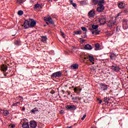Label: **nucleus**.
Masks as SVG:
<instances>
[{"label": "nucleus", "mask_w": 128, "mask_h": 128, "mask_svg": "<svg viewBox=\"0 0 128 128\" xmlns=\"http://www.w3.org/2000/svg\"><path fill=\"white\" fill-rule=\"evenodd\" d=\"M104 0H100V2L96 8V12H102L104 10Z\"/></svg>", "instance_id": "obj_1"}, {"label": "nucleus", "mask_w": 128, "mask_h": 128, "mask_svg": "<svg viewBox=\"0 0 128 128\" xmlns=\"http://www.w3.org/2000/svg\"><path fill=\"white\" fill-rule=\"evenodd\" d=\"M110 70H112V72H118L120 70V66H118V65L114 64L110 66Z\"/></svg>", "instance_id": "obj_2"}, {"label": "nucleus", "mask_w": 128, "mask_h": 128, "mask_svg": "<svg viewBox=\"0 0 128 128\" xmlns=\"http://www.w3.org/2000/svg\"><path fill=\"white\" fill-rule=\"evenodd\" d=\"M62 74L60 72V71H58L53 73L51 75V78H60V76H62Z\"/></svg>", "instance_id": "obj_3"}, {"label": "nucleus", "mask_w": 128, "mask_h": 128, "mask_svg": "<svg viewBox=\"0 0 128 128\" xmlns=\"http://www.w3.org/2000/svg\"><path fill=\"white\" fill-rule=\"evenodd\" d=\"M106 16H100L99 20V22H100V24L103 25L106 24Z\"/></svg>", "instance_id": "obj_4"}, {"label": "nucleus", "mask_w": 128, "mask_h": 128, "mask_svg": "<svg viewBox=\"0 0 128 128\" xmlns=\"http://www.w3.org/2000/svg\"><path fill=\"white\" fill-rule=\"evenodd\" d=\"M29 20L30 28H34L36 24V22L34 19H30Z\"/></svg>", "instance_id": "obj_5"}, {"label": "nucleus", "mask_w": 128, "mask_h": 128, "mask_svg": "<svg viewBox=\"0 0 128 128\" xmlns=\"http://www.w3.org/2000/svg\"><path fill=\"white\" fill-rule=\"evenodd\" d=\"M88 16L89 18H94V16H96V11L94 10H90L88 13Z\"/></svg>", "instance_id": "obj_6"}, {"label": "nucleus", "mask_w": 128, "mask_h": 128, "mask_svg": "<svg viewBox=\"0 0 128 128\" xmlns=\"http://www.w3.org/2000/svg\"><path fill=\"white\" fill-rule=\"evenodd\" d=\"M24 28L26 30L30 28V21L26 20L24 23Z\"/></svg>", "instance_id": "obj_7"}, {"label": "nucleus", "mask_w": 128, "mask_h": 128, "mask_svg": "<svg viewBox=\"0 0 128 128\" xmlns=\"http://www.w3.org/2000/svg\"><path fill=\"white\" fill-rule=\"evenodd\" d=\"M116 24V22L112 20H110L108 22L107 26L109 28H112V26H114Z\"/></svg>", "instance_id": "obj_8"}, {"label": "nucleus", "mask_w": 128, "mask_h": 128, "mask_svg": "<svg viewBox=\"0 0 128 128\" xmlns=\"http://www.w3.org/2000/svg\"><path fill=\"white\" fill-rule=\"evenodd\" d=\"M30 126L32 128H36L38 126V124L34 120H31L30 122Z\"/></svg>", "instance_id": "obj_9"}, {"label": "nucleus", "mask_w": 128, "mask_h": 128, "mask_svg": "<svg viewBox=\"0 0 128 128\" xmlns=\"http://www.w3.org/2000/svg\"><path fill=\"white\" fill-rule=\"evenodd\" d=\"M100 88L104 91V90H108V85H106V84L102 83L100 84Z\"/></svg>", "instance_id": "obj_10"}, {"label": "nucleus", "mask_w": 128, "mask_h": 128, "mask_svg": "<svg viewBox=\"0 0 128 128\" xmlns=\"http://www.w3.org/2000/svg\"><path fill=\"white\" fill-rule=\"evenodd\" d=\"M128 20L124 19L123 20V28L124 30H128Z\"/></svg>", "instance_id": "obj_11"}, {"label": "nucleus", "mask_w": 128, "mask_h": 128, "mask_svg": "<svg viewBox=\"0 0 128 128\" xmlns=\"http://www.w3.org/2000/svg\"><path fill=\"white\" fill-rule=\"evenodd\" d=\"M66 108L67 110H76V106L74 105H68Z\"/></svg>", "instance_id": "obj_12"}, {"label": "nucleus", "mask_w": 128, "mask_h": 128, "mask_svg": "<svg viewBox=\"0 0 128 128\" xmlns=\"http://www.w3.org/2000/svg\"><path fill=\"white\" fill-rule=\"evenodd\" d=\"M84 48L87 50H92V46H90V44H86L84 46Z\"/></svg>", "instance_id": "obj_13"}, {"label": "nucleus", "mask_w": 128, "mask_h": 128, "mask_svg": "<svg viewBox=\"0 0 128 128\" xmlns=\"http://www.w3.org/2000/svg\"><path fill=\"white\" fill-rule=\"evenodd\" d=\"M48 22L50 24H54V22L52 20V17L50 16V15H48Z\"/></svg>", "instance_id": "obj_14"}, {"label": "nucleus", "mask_w": 128, "mask_h": 128, "mask_svg": "<svg viewBox=\"0 0 128 128\" xmlns=\"http://www.w3.org/2000/svg\"><path fill=\"white\" fill-rule=\"evenodd\" d=\"M71 68L72 70H78V64H74L71 65Z\"/></svg>", "instance_id": "obj_15"}, {"label": "nucleus", "mask_w": 128, "mask_h": 128, "mask_svg": "<svg viewBox=\"0 0 128 128\" xmlns=\"http://www.w3.org/2000/svg\"><path fill=\"white\" fill-rule=\"evenodd\" d=\"M22 128H30V124H28V122H24L22 124Z\"/></svg>", "instance_id": "obj_16"}, {"label": "nucleus", "mask_w": 128, "mask_h": 128, "mask_svg": "<svg viewBox=\"0 0 128 128\" xmlns=\"http://www.w3.org/2000/svg\"><path fill=\"white\" fill-rule=\"evenodd\" d=\"M1 70H2V72H6V70H8V66L4 64L2 65Z\"/></svg>", "instance_id": "obj_17"}, {"label": "nucleus", "mask_w": 128, "mask_h": 128, "mask_svg": "<svg viewBox=\"0 0 128 128\" xmlns=\"http://www.w3.org/2000/svg\"><path fill=\"white\" fill-rule=\"evenodd\" d=\"M38 112V108H35L30 110V112H32L34 114H36V112Z\"/></svg>", "instance_id": "obj_18"}, {"label": "nucleus", "mask_w": 128, "mask_h": 128, "mask_svg": "<svg viewBox=\"0 0 128 128\" xmlns=\"http://www.w3.org/2000/svg\"><path fill=\"white\" fill-rule=\"evenodd\" d=\"M88 58L90 62H92L93 64H94V58L92 56H90V55L88 56Z\"/></svg>", "instance_id": "obj_19"}, {"label": "nucleus", "mask_w": 128, "mask_h": 128, "mask_svg": "<svg viewBox=\"0 0 128 128\" xmlns=\"http://www.w3.org/2000/svg\"><path fill=\"white\" fill-rule=\"evenodd\" d=\"M34 10H38V8H42V6L40 4H36L34 6Z\"/></svg>", "instance_id": "obj_20"}, {"label": "nucleus", "mask_w": 128, "mask_h": 128, "mask_svg": "<svg viewBox=\"0 0 128 128\" xmlns=\"http://www.w3.org/2000/svg\"><path fill=\"white\" fill-rule=\"evenodd\" d=\"M100 30H92V34L94 36H97V34H100Z\"/></svg>", "instance_id": "obj_21"}, {"label": "nucleus", "mask_w": 128, "mask_h": 128, "mask_svg": "<svg viewBox=\"0 0 128 128\" xmlns=\"http://www.w3.org/2000/svg\"><path fill=\"white\" fill-rule=\"evenodd\" d=\"M119 8H124V4L123 2H120L118 4Z\"/></svg>", "instance_id": "obj_22"}, {"label": "nucleus", "mask_w": 128, "mask_h": 128, "mask_svg": "<svg viewBox=\"0 0 128 128\" xmlns=\"http://www.w3.org/2000/svg\"><path fill=\"white\" fill-rule=\"evenodd\" d=\"M47 40H48V38L46 37V36H41V41L42 42H46Z\"/></svg>", "instance_id": "obj_23"}, {"label": "nucleus", "mask_w": 128, "mask_h": 128, "mask_svg": "<svg viewBox=\"0 0 128 128\" xmlns=\"http://www.w3.org/2000/svg\"><path fill=\"white\" fill-rule=\"evenodd\" d=\"M92 2L93 4H94V5L98 4H98H100V0H92Z\"/></svg>", "instance_id": "obj_24"}, {"label": "nucleus", "mask_w": 128, "mask_h": 128, "mask_svg": "<svg viewBox=\"0 0 128 128\" xmlns=\"http://www.w3.org/2000/svg\"><path fill=\"white\" fill-rule=\"evenodd\" d=\"M82 90V88H79L78 87H76L74 88V92L78 94V92H80Z\"/></svg>", "instance_id": "obj_25"}, {"label": "nucleus", "mask_w": 128, "mask_h": 128, "mask_svg": "<svg viewBox=\"0 0 128 128\" xmlns=\"http://www.w3.org/2000/svg\"><path fill=\"white\" fill-rule=\"evenodd\" d=\"M3 114L5 116H8L10 114V112H8V110H4L3 112Z\"/></svg>", "instance_id": "obj_26"}, {"label": "nucleus", "mask_w": 128, "mask_h": 128, "mask_svg": "<svg viewBox=\"0 0 128 128\" xmlns=\"http://www.w3.org/2000/svg\"><path fill=\"white\" fill-rule=\"evenodd\" d=\"M95 48L96 50H100V44L97 43L95 44Z\"/></svg>", "instance_id": "obj_27"}, {"label": "nucleus", "mask_w": 128, "mask_h": 128, "mask_svg": "<svg viewBox=\"0 0 128 128\" xmlns=\"http://www.w3.org/2000/svg\"><path fill=\"white\" fill-rule=\"evenodd\" d=\"M72 100H80V97L78 96H72V95H71Z\"/></svg>", "instance_id": "obj_28"}, {"label": "nucleus", "mask_w": 128, "mask_h": 128, "mask_svg": "<svg viewBox=\"0 0 128 128\" xmlns=\"http://www.w3.org/2000/svg\"><path fill=\"white\" fill-rule=\"evenodd\" d=\"M74 36H75V34H82V30H78V31H76V32H74Z\"/></svg>", "instance_id": "obj_29"}, {"label": "nucleus", "mask_w": 128, "mask_h": 128, "mask_svg": "<svg viewBox=\"0 0 128 128\" xmlns=\"http://www.w3.org/2000/svg\"><path fill=\"white\" fill-rule=\"evenodd\" d=\"M104 102H106V104H108L110 102V98H108L107 97H104Z\"/></svg>", "instance_id": "obj_30"}, {"label": "nucleus", "mask_w": 128, "mask_h": 128, "mask_svg": "<svg viewBox=\"0 0 128 128\" xmlns=\"http://www.w3.org/2000/svg\"><path fill=\"white\" fill-rule=\"evenodd\" d=\"M14 44L16 46H20V42L16 40L14 41Z\"/></svg>", "instance_id": "obj_31"}, {"label": "nucleus", "mask_w": 128, "mask_h": 128, "mask_svg": "<svg viewBox=\"0 0 128 128\" xmlns=\"http://www.w3.org/2000/svg\"><path fill=\"white\" fill-rule=\"evenodd\" d=\"M110 56L111 60H114V58H116V55L114 54H112Z\"/></svg>", "instance_id": "obj_32"}, {"label": "nucleus", "mask_w": 128, "mask_h": 128, "mask_svg": "<svg viewBox=\"0 0 128 128\" xmlns=\"http://www.w3.org/2000/svg\"><path fill=\"white\" fill-rule=\"evenodd\" d=\"M18 16H22V14H24V12L20 10L18 11Z\"/></svg>", "instance_id": "obj_33"}, {"label": "nucleus", "mask_w": 128, "mask_h": 128, "mask_svg": "<svg viewBox=\"0 0 128 128\" xmlns=\"http://www.w3.org/2000/svg\"><path fill=\"white\" fill-rule=\"evenodd\" d=\"M98 28V25L96 24V25H94L93 24L92 26V28H93V30H96V28Z\"/></svg>", "instance_id": "obj_34"}, {"label": "nucleus", "mask_w": 128, "mask_h": 128, "mask_svg": "<svg viewBox=\"0 0 128 128\" xmlns=\"http://www.w3.org/2000/svg\"><path fill=\"white\" fill-rule=\"evenodd\" d=\"M120 28H122V26H117L116 28V32H120Z\"/></svg>", "instance_id": "obj_35"}, {"label": "nucleus", "mask_w": 128, "mask_h": 128, "mask_svg": "<svg viewBox=\"0 0 128 128\" xmlns=\"http://www.w3.org/2000/svg\"><path fill=\"white\" fill-rule=\"evenodd\" d=\"M81 29L83 32H88V29L86 27L82 26L81 27Z\"/></svg>", "instance_id": "obj_36"}, {"label": "nucleus", "mask_w": 128, "mask_h": 128, "mask_svg": "<svg viewBox=\"0 0 128 128\" xmlns=\"http://www.w3.org/2000/svg\"><path fill=\"white\" fill-rule=\"evenodd\" d=\"M86 4V1H81L80 2V4H82V6H84V4Z\"/></svg>", "instance_id": "obj_37"}, {"label": "nucleus", "mask_w": 128, "mask_h": 128, "mask_svg": "<svg viewBox=\"0 0 128 128\" xmlns=\"http://www.w3.org/2000/svg\"><path fill=\"white\" fill-rule=\"evenodd\" d=\"M61 32V34L62 36L64 38H66V34H64V32H62V31H60Z\"/></svg>", "instance_id": "obj_38"}, {"label": "nucleus", "mask_w": 128, "mask_h": 128, "mask_svg": "<svg viewBox=\"0 0 128 128\" xmlns=\"http://www.w3.org/2000/svg\"><path fill=\"white\" fill-rule=\"evenodd\" d=\"M86 114H84L82 116V118H81V120H84L86 118Z\"/></svg>", "instance_id": "obj_39"}, {"label": "nucleus", "mask_w": 128, "mask_h": 128, "mask_svg": "<svg viewBox=\"0 0 128 128\" xmlns=\"http://www.w3.org/2000/svg\"><path fill=\"white\" fill-rule=\"evenodd\" d=\"M22 0H18L17 2H18L19 4H22Z\"/></svg>", "instance_id": "obj_40"}, {"label": "nucleus", "mask_w": 128, "mask_h": 128, "mask_svg": "<svg viewBox=\"0 0 128 128\" xmlns=\"http://www.w3.org/2000/svg\"><path fill=\"white\" fill-rule=\"evenodd\" d=\"M64 54H66V56H68V55H70V52H68V51H66L65 52H64Z\"/></svg>", "instance_id": "obj_41"}, {"label": "nucleus", "mask_w": 128, "mask_h": 128, "mask_svg": "<svg viewBox=\"0 0 128 128\" xmlns=\"http://www.w3.org/2000/svg\"><path fill=\"white\" fill-rule=\"evenodd\" d=\"M12 106H18V103H16H16H14Z\"/></svg>", "instance_id": "obj_42"}, {"label": "nucleus", "mask_w": 128, "mask_h": 128, "mask_svg": "<svg viewBox=\"0 0 128 128\" xmlns=\"http://www.w3.org/2000/svg\"><path fill=\"white\" fill-rule=\"evenodd\" d=\"M72 6H74V8H76V3H74Z\"/></svg>", "instance_id": "obj_43"}, {"label": "nucleus", "mask_w": 128, "mask_h": 128, "mask_svg": "<svg viewBox=\"0 0 128 128\" xmlns=\"http://www.w3.org/2000/svg\"><path fill=\"white\" fill-rule=\"evenodd\" d=\"M19 98H20V100H21V102H22V100H24V99L22 96H19Z\"/></svg>", "instance_id": "obj_44"}, {"label": "nucleus", "mask_w": 128, "mask_h": 128, "mask_svg": "<svg viewBox=\"0 0 128 128\" xmlns=\"http://www.w3.org/2000/svg\"><path fill=\"white\" fill-rule=\"evenodd\" d=\"M70 3L71 4H74V2L72 1V0H70Z\"/></svg>", "instance_id": "obj_45"}, {"label": "nucleus", "mask_w": 128, "mask_h": 128, "mask_svg": "<svg viewBox=\"0 0 128 128\" xmlns=\"http://www.w3.org/2000/svg\"><path fill=\"white\" fill-rule=\"evenodd\" d=\"M44 20H47L48 21V16H47V17H44Z\"/></svg>", "instance_id": "obj_46"}, {"label": "nucleus", "mask_w": 128, "mask_h": 128, "mask_svg": "<svg viewBox=\"0 0 128 128\" xmlns=\"http://www.w3.org/2000/svg\"><path fill=\"white\" fill-rule=\"evenodd\" d=\"M16 127V125L14 124H12V126H11V128H15Z\"/></svg>", "instance_id": "obj_47"}, {"label": "nucleus", "mask_w": 128, "mask_h": 128, "mask_svg": "<svg viewBox=\"0 0 128 128\" xmlns=\"http://www.w3.org/2000/svg\"><path fill=\"white\" fill-rule=\"evenodd\" d=\"M47 2H52V0H47Z\"/></svg>", "instance_id": "obj_48"}, {"label": "nucleus", "mask_w": 128, "mask_h": 128, "mask_svg": "<svg viewBox=\"0 0 128 128\" xmlns=\"http://www.w3.org/2000/svg\"><path fill=\"white\" fill-rule=\"evenodd\" d=\"M88 58V56H87L86 57L84 58V60H87Z\"/></svg>", "instance_id": "obj_49"}, {"label": "nucleus", "mask_w": 128, "mask_h": 128, "mask_svg": "<svg viewBox=\"0 0 128 128\" xmlns=\"http://www.w3.org/2000/svg\"><path fill=\"white\" fill-rule=\"evenodd\" d=\"M102 100H100L99 104H102Z\"/></svg>", "instance_id": "obj_50"}, {"label": "nucleus", "mask_w": 128, "mask_h": 128, "mask_svg": "<svg viewBox=\"0 0 128 128\" xmlns=\"http://www.w3.org/2000/svg\"><path fill=\"white\" fill-rule=\"evenodd\" d=\"M66 128H72V126H68Z\"/></svg>", "instance_id": "obj_51"}, {"label": "nucleus", "mask_w": 128, "mask_h": 128, "mask_svg": "<svg viewBox=\"0 0 128 128\" xmlns=\"http://www.w3.org/2000/svg\"><path fill=\"white\" fill-rule=\"evenodd\" d=\"M22 110H26V108H22Z\"/></svg>", "instance_id": "obj_52"}, {"label": "nucleus", "mask_w": 128, "mask_h": 128, "mask_svg": "<svg viewBox=\"0 0 128 128\" xmlns=\"http://www.w3.org/2000/svg\"><path fill=\"white\" fill-rule=\"evenodd\" d=\"M16 102L17 104H20V102Z\"/></svg>", "instance_id": "obj_53"}, {"label": "nucleus", "mask_w": 128, "mask_h": 128, "mask_svg": "<svg viewBox=\"0 0 128 128\" xmlns=\"http://www.w3.org/2000/svg\"><path fill=\"white\" fill-rule=\"evenodd\" d=\"M54 2H57L58 0H54Z\"/></svg>", "instance_id": "obj_54"}, {"label": "nucleus", "mask_w": 128, "mask_h": 128, "mask_svg": "<svg viewBox=\"0 0 128 128\" xmlns=\"http://www.w3.org/2000/svg\"><path fill=\"white\" fill-rule=\"evenodd\" d=\"M46 24H48V22H46Z\"/></svg>", "instance_id": "obj_55"}, {"label": "nucleus", "mask_w": 128, "mask_h": 128, "mask_svg": "<svg viewBox=\"0 0 128 128\" xmlns=\"http://www.w3.org/2000/svg\"><path fill=\"white\" fill-rule=\"evenodd\" d=\"M70 52H72V51H70Z\"/></svg>", "instance_id": "obj_56"}, {"label": "nucleus", "mask_w": 128, "mask_h": 128, "mask_svg": "<svg viewBox=\"0 0 128 128\" xmlns=\"http://www.w3.org/2000/svg\"><path fill=\"white\" fill-rule=\"evenodd\" d=\"M14 35H12V36H14Z\"/></svg>", "instance_id": "obj_57"}]
</instances>
